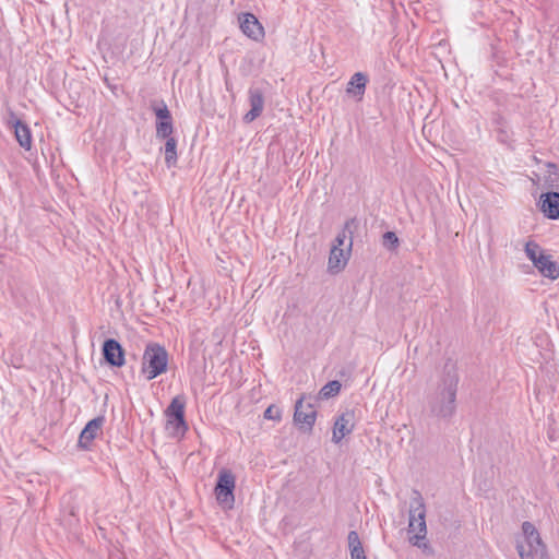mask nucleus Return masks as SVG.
Segmentation results:
<instances>
[{
  "label": "nucleus",
  "mask_w": 559,
  "mask_h": 559,
  "mask_svg": "<svg viewBox=\"0 0 559 559\" xmlns=\"http://www.w3.org/2000/svg\"><path fill=\"white\" fill-rule=\"evenodd\" d=\"M459 374L456 365L447 361L437 388L427 397V406L432 417L451 418L456 411Z\"/></svg>",
  "instance_id": "nucleus-1"
},
{
  "label": "nucleus",
  "mask_w": 559,
  "mask_h": 559,
  "mask_svg": "<svg viewBox=\"0 0 559 559\" xmlns=\"http://www.w3.org/2000/svg\"><path fill=\"white\" fill-rule=\"evenodd\" d=\"M408 533H415L409 536V543L413 546L423 548L424 550H430L429 545L423 542L427 534L426 507L421 495L417 490L413 491V496L411 498Z\"/></svg>",
  "instance_id": "nucleus-2"
},
{
  "label": "nucleus",
  "mask_w": 559,
  "mask_h": 559,
  "mask_svg": "<svg viewBox=\"0 0 559 559\" xmlns=\"http://www.w3.org/2000/svg\"><path fill=\"white\" fill-rule=\"evenodd\" d=\"M168 366V353L157 343L146 345L141 364V372L146 380H153L165 373Z\"/></svg>",
  "instance_id": "nucleus-3"
},
{
  "label": "nucleus",
  "mask_w": 559,
  "mask_h": 559,
  "mask_svg": "<svg viewBox=\"0 0 559 559\" xmlns=\"http://www.w3.org/2000/svg\"><path fill=\"white\" fill-rule=\"evenodd\" d=\"M524 251L526 257L532 261L533 265L538 272L550 280H557L559 277V265L557 262L551 260V257L545 254L540 246L530 240L525 243Z\"/></svg>",
  "instance_id": "nucleus-4"
},
{
  "label": "nucleus",
  "mask_w": 559,
  "mask_h": 559,
  "mask_svg": "<svg viewBox=\"0 0 559 559\" xmlns=\"http://www.w3.org/2000/svg\"><path fill=\"white\" fill-rule=\"evenodd\" d=\"M186 399L183 395L175 396L165 411L167 417V429L171 430L174 436H183L188 430L185 419Z\"/></svg>",
  "instance_id": "nucleus-5"
},
{
  "label": "nucleus",
  "mask_w": 559,
  "mask_h": 559,
  "mask_svg": "<svg viewBox=\"0 0 559 559\" xmlns=\"http://www.w3.org/2000/svg\"><path fill=\"white\" fill-rule=\"evenodd\" d=\"M236 486L235 475L226 468L219 471L215 486V496L218 503L231 507L235 501L234 490Z\"/></svg>",
  "instance_id": "nucleus-6"
},
{
  "label": "nucleus",
  "mask_w": 559,
  "mask_h": 559,
  "mask_svg": "<svg viewBox=\"0 0 559 559\" xmlns=\"http://www.w3.org/2000/svg\"><path fill=\"white\" fill-rule=\"evenodd\" d=\"M311 400L304 396L296 402L294 420L300 429L311 430L314 425L317 412Z\"/></svg>",
  "instance_id": "nucleus-7"
},
{
  "label": "nucleus",
  "mask_w": 559,
  "mask_h": 559,
  "mask_svg": "<svg viewBox=\"0 0 559 559\" xmlns=\"http://www.w3.org/2000/svg\"><path fill=\"white\" fill-rule=\"evenodd\" d=\"M248 102L250 105V110L243 116V121L246 123H251L257 118H259L265 105V92L262 87L257 85H251L248 90Z\"/></svg>",
  "instance_id": "nucleus-8"
},
{
  "label": "nucleus",
  "mask_w": 559,
  "mask_h": 559,
  "mask_svg": "<svg viewBox=\"0 0 559 559\" xmlns=\"http://www.w3.org/2000/svg\"><path fill=\"white\" fill-rule=\"evenodd\" d=\"M354 417L352 411H346L336 418L332 433V441L334 443H340L343 438L353 432L355 427Z\"/></svg>",
  "instance_id": "nucleus-9"
},
{
  "label": "nucleus",
  "mask_w": 559,
  "mask_h": 559,
  "mask_svg": "<svg viewBox=\"0 0 559 559\" xmlns=\"http://www.w3.org/2000/svg\"><path fill=\"white\" fill-rule=\"evenodd\" d=\"M103 356L105 361L112 367H122L126 362L124 350L114 338H108L104 342Z\"/></svg>",
  "instance_id": "nucleus-10"
},
{
  "label": "nucleus",
  "mask_w": 559,
  "mask_h": 559,
  "mask_svg": "<svg viewBox=\"0 0 559 559\" xmlns=\"http://www.w3.org/2000/svg\"><path fill=\"white\" fill-rule=\"evenodd\" d=\"M240 28L249 38L259 41L264 37V28L252 13H242L239 16Z\"/></svg>",
  "instance_id": "nucleus-11"
},
{
  "label": "nucleus",
  "mask_w": 559,
  "mask_h": 559,
  "mask_svg": "<svg viewBox=\"0 0 559 559\" xmlns=\"http://www.w3.org/2000/svg\"><path fill=\"white\" fill-rule=\"evenodd\" d=\"M353 240H349L346 248L332 246L329 255V270L332 272H340L345 267L350 255Z\"/></svg>",
  "instance_id": "nucleus-12"
},
{
  "label": "nucleus",
  "mask_w": 559,
  "mask_h": 559,
  "mask_svg": "<svg viewBox=\"0 0 559 559\" xmlns=\"http://www.w3.org/2000/svg\"><path fill=\"white\" fill-rule=\"evenodd\" d=\"M103 424L104 417H96L90 420L80 433L79 447L84 450L90 449L92 441L100 432Z\"/></svg>",
  "instance_id": "nucleus-13"
},
{
  "label": "nucleus",
  "mask_w": 559,
  "mask_h": 559,
  "mask_svg": "<svg viewBox=\"0 0 559 559\" xmlns=\"http://www.w3.org/2000/svg\"><path fill=\"white\" fill-rule=\"evenodd\" d=\"M522 531L525 537V542L528 546V550H526L527 554L534 555L538 554L539 551L543 552L544 544L536 527L531 522H524L522 524Z\"/></svg>",
  "instance_id": "nucleus-14"
},
{
  "label": "nucleus",
  "mask_w": 559,
  "mask_h": 559,
  "mask_svg": "<svg viewBox=\"0 0 559 559\" xmlns=\"http://www.w3.org/2000/svg\"><path fill=\"white\" fill-rule=\"evenodd\" d=\"M540 210L550 219L559 218V193L547 192L540 197Z\"/></svg>",
  "instance_id": "nucleus-15"
},
{
  "label": "nucleus",
  "mask_w": 559,
  "mask_h": 559,
  "mask_svg": "<svg viewBox=\"0 0 559 559\" xmlns=\"http://www.w3.org/2000/svg\"><path fill=\"white\" fill-rule=\"evenodd\" d=\"M367 82L368 78L365 73L356 72L347 83V95L361 99L366 92Z\"/></svg>",
  "instance_id": "nucleus-16"
},
{
  "label": "nucleus",
  "mask_w": 559,
  "mask_h": 559,
  "mask_svg": "<svg viewBox=\"0 0 559 559\" xmlns=\"http://www.w3.org/2000/svg\"><path fill=\"white\" fill-rule=\"evenodd\" d=\"M14 134L19 144L25 148L31 150L32 147V134L27 124L19 119L13 121Z\"/></svg>",
  "instance_id": "nucleus-17"
},
{
  "label": "nucleus",
  "mask_w": 559,
  "mask_h": 559,
  "mask_svg": "<svg viewBox=\"0 0 559 559\" xmlns=\"http://www.w3.org/2000/svg\"><path fill=\"white\" fill-rule=\"evenodd\" d=\"M357 226H358V222L356 218H350V219L346 221L343 229L337 234V236L334 240V243L332 246H338L340 248H346L347 243H345V241L347 238H348V241L353 240V234H354L355 229L357 228Z\"/></svg>",
  "instance_id": "nucleus-18"
},
{
  "label": "nucleus",
  "mask_w": 559,
  "mask_h": 559,
  "mask_svg": "<svg viewBox=\"0 0 559 559\" xmlns=\"http://www.w3.org/2000/svg\"><path fill=\"white\" fill-rule=\"evenodd\" d=\"M166 143L164 146L165 163L167 167H173L177 163V140L175 138L165 139Z\"/></svg>",
  "instance_id": "nucleus-19"
},
{
  "label": "nucleus",
  "mask_w": 559,
  "mask_h": 559,
  "mask_svg": "<svg viewBox=\"0 0 559 559\" xmlns=\"http://www.w3.org/2000/svg\"><path fill=\"white\" fill-rule=\"evenodd\" d=\"M347 540H348V548L350 551V557H353L354 555L365 554L359 535L356 531H350L348 533Z\"/></svg>",
  "instance_id": "nucleus-20"
},
{
  "label": "nucleus",
  "mask_w": 559,
  "mask_h": 559,
  "mask_svg": "<svg viewBox=\"0 0 559 559\" xmlns=\"http://www.w3.org/2000/svg\"><path fill=\"white\" fill-rule=\"evenodd\" d=\"M152 109L156 116V121H169L173 120L170 111L164 102L153 103Z\"/></svg>",
  "instance_id": "nucleus-21"
},
{
  "label": "nucleus",
  "mask_w": 559,
  "mask_h": 559,
  "mask_svg": "<svg viewBox=\"0 0 559 559\" xmlns=\"http://www.w3.org/2000/svg\"><path fill=\"white\" fill-rule=\"evenodd\" d=\"M173 132H174L173 120L156 121V136L158 139L171 138Z\"/></svg>",
  "instance_id": "nucleus-22"
},
{
  "label": "nucleus",
  "mask_w": 559,
  "mask_h": 559,
  "mask_svg": "<svg viewBox=\"0 0 559 559\" xmlns=\"http://www.w3.org/2000/svg\"><path fill=\"white\" fill-rule=\"evenodd\" d=\"M341 386L342 385L337 380L330 381L320 390V396L323 399L335 396L338 394Z\"/></svg>",
  "instance_id": "nucleus-23"
},
{
  "label": "nucleus",
  "mask_w": 559,
  "mask_h": 559,
  "mask_svg": "<svg viewBox=\"0 0 559 559\" xmlns=\"http://www.w3.org/2000/svg\"><path fill=\"white\" fill-rule=\"evenodd\" d=\"M382 245L389 249L394 250L399 246V238L395 233L386 231L382 236Z\"/></svg>",
  "instance_id": "nucleus-24"
},
{
  "label": "nucleus",
  "mask_w": 559,
  "mask_h": 559,
  "mask_svg": "<svg viewBox=\"0 0 559 559\" xmlns=\"http://www.w3.org/2000/svg\"><path fill=\"white\" fill-rule=\"evenodd\" d=\"M264 417L266 419H280L281 418L280 411L276 407H274L273 405H271L265 409Z\"/></svg>",
  "instance_id": "nucleus-25"
},
{
  "label": "nucleus",
  "mask_w": 559,
  "mask_h": 559,
  "mask_svg": "<svg viewBox=\"0 0 559 559\" xmlns=\"http://www.w3.org/2000/svg\"><path fill=\"white\" fill-rule=\"evenodd\" d=\"M516 549H518V552H519V556L521 557V559H530V557L532 556V555L527 554L524 545L519 544L516 546Z\"/></svg>",
  "instance_id": "nucleus-26"
},
{
  "label": "nucleus",
  "mask_w": 559,
  "mask_h": 559,
  "mask_svg": "<svg viewBox=\"0 0 559 559\" xmlns=\"http://www.w3.org/2000/svg\"><path fill=\"white\" fill-rule=\"evenodd\" d=\"M350 559H367L366 555L362 554V555H354L353 557H350Z\"/></svg>",
  "instance_id": "nucleus-27"
}]
</instances>
